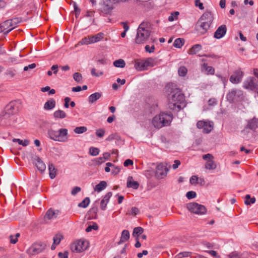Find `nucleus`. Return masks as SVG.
<instances>
[{
    "label": "nucleus",
    "instance_id": "obj_1",
    "mask_svg": "<svg viewBox=\"0 0 258 258\" xmlns=\"http://www.w3.org/2000/svg\"><path fill=\"white\" fill-rule=\"evenodd\" d=\"M169 94V107L172 110L178 111L184 105V96L181 91L177 88H172Z\"/></svg>",
    "mask_w": 258,
    "mask_h": 258
},
{
    "label": "nucleus",
    "instance_id": "obj_2",
    "mask_svg": "<svg viewBox=\"0 0 258 258\" xmlns=\"http://www.w3.org/2000/svg\"><path fill=\"white\" fill-rule=\"evenodd\" d=\"M173 119V115L171 113L162 112L155 115L152 120V125L157 128L169 125Z\"/></svg>",
    "mask_w": 258,
    "mask_h": 258
},
{
    "label": "nucleus",
    "instance_id": "obj_3",
    "mask_svg": "<svg viewBox=\"0 0 258 258\" xmlns=\"http://www.w3.org/2000/svg\"><path fill=\"white\" fill-rule=\"evenodd\" d=\"M149 24L147 22H142L139 26L135 38V42L137 44L145 43L151 35V31L148 27Z\"/></svg>",
    "mask_w": 258,
    "mask_h": 258
},
{
    "label": "nucleus",
    "instance_id": "obj_4",
    "mask_svg": "<svg viewBox=\"0 0 258 258\" xmlns=\"http://www.w3.org/2000/svg\"><path fill=\"white\" fill-rule=\"evenodd\" d=\"M49 138L59 142H66L69 139L68 130L65 128H61L57 131L50 130L48 132Z\"/></svg>",
    "mask_w": 258,
    "mask_h": 258
},
{
    "label": "nucleus",
    "instance_id": "obj_5",
    "mask_svg": "<svg viewBox=\"0 0 258 258\" xmlns=\"http://www.w3.org/2000/svg\"><path fill=\"white\" fill-rule=\"evenodd\" d=\"M18 110L17 107L15 105L14 102H10L9 104H8L5 109V114L4 115L3 118L2 119L3 120V119H6L9 118V120L8 122H6V123L7 125H11L12 121H11V117L12 116L11 115H12L15 113L17 112Z\"/></svg>",
    "mask_w": 258,
    "mask_h": 258
},
{
    "label": "nucleus",
    "instance_id": "obj_6",
    "mask_svg": "<svg viewBox=\"0 0 258 258\" xmlns=\"http://www.w3.org/2000/svg\"><path fill=\"white\" fill-rule=\"evenodd\" d=\"M187 209L191 212L198 215H204L207 212L206 207L197 203H190L187 205Z\"/></svg>",
    "mask_w": 258,
    "mask_h": 258
},
{
    "label": "nucleus",
    "instance_id": "obj_7",
    "mask_svg": "<svg viewBox=\"0 0 258 258\" xmlns=\"http://www.w3.org/2000/svg\"><path fill=\"white\" fill-rule=\"evenodd\" d=\"M89 246V242L84 239L76 241L71 245V249L73 252H80L86 250Z\"/></svg>",
    "mask_w": 258,
    "mask_h": 258
},
{
    "label": "nucleus",
    "instance_id": "obj_8",
    "mask_svg": "<svg viewBox=\"0 0 258 258\" xmlns=\"http://www.w3.org/2000/svg\"><path fill=\"white\" fill-rule=\"evenodd\" d=\"M45 245L41 243H35L32 244L27 250V253L30 255H35L44 249Z\"/></svg>",
    "mask_w": 258,
    "mask_h": 258
},
{
    "label": "nucleus",
    "instance_id": "obj_9",
    "mask_svg": "<svg viewBox=\"0 0 258 258\" xmlns=\"http://www.w3.org/2000/svg\"><path fill=\"white\" fill-rule=\"evenodd\" d=\"M258 87V81L254 77L247 78L243 83L245 89L253 91Z\"/></svg>",
    "mask_w": 258,
    "mask_h": 258
},
{
    "label": "nucleus",
    "instance_id": "obj_10",
    "mask_svg": "<svg viewBox=\"0 0 258 258\" xmlns=\"http://www.w3.org/2000/svg\"><path fill=\"white\" fill-rule=\"evenodd\" d=\"M202 158L204 160H207L205 165V167L206 169L209 170H214L216 168L217 165L213 160L214 157L212 154H207L204 155Z\"/></svg>",
    "mask_w": 258,
    "mask_h": 258
},
{
    "label": "nucleus",
    "instance_id": "obj_11",
    "mask_svg": "<svg viewBox=\"0 0 258 258\" xmlns=\"http://www.w3.org/2000/svg\"><path fill=\"white\" fill-rule=\"evenodd\" d=\"M243 96V91L237 89L231 90L226 96L227 99L230 102H233L236 99L242 98Z\"/></svg>",
    "mask_w": 258,
    "mask_h": 258
},
{
    "label": "nucleus",
    "instance_id": "obj_12",
    "mask_svg": "<svg viewBox=\"0 0 258 258\" xmlns=\"http://www.w3.org/2000/svg\"><path fill=\"white\" fill-rule=\"evenodd\" d=\"M168 169L163 163L158 164L156 167V176L158 178H163L166 176Z\"/></svg>",
    "mask_w": 258,
    "mask_h": 258
},
{
    "label": "nucleus",
    "instance_id": "obj_13",
    "mask_svg": "<svg viewBox=\"0 0 258 258\" xmlns=\"http://www.w3.org/2000/svg\"><path fill=\"white\" fill-rule=\"evenodd\" d=\"M15 26L12 24V20H7L0 24V32H3L5 34L9 33L12 31Z\"/></svg>",
    "mask_w": 258,
    "mask_h": 258
},
{
    "label": "nucleus",
    "instance_id": "obj_14",
    "mask_svg": "<svg viewBox=\"0 0 258 258\" xmlns=\"http://www.w3.org/2000/svg\"><path fill=\"white\" fill-rule=\"evenodd\" d=\"M211 24L208 23L203 22V21L199 20L197 24V30L200 34H205L208 30L209 29Z\"/></svg>",
    "mask_w": 258,
    "mask_h": 258
},
{
    "label": "nucleus",
    "instance_id": "obj_15",
    "mask_svg": "<svg viewBox=\"0 0 258 258\" xmlns=\"http://www.w3.org/2000/svg\"><path fill=\"white\" fill-rule=\"evenodd\" d=\"M197 126L200 129H203L206 133H210L213 129V125L210 121H199L197 123Z\"/></svg>",
    "mask_w": 258,
    "mask_h": 258
},
{
    "label": "nucleus",
    "instance_id": "obj_16",
    "mask_svg": "<svg viewBox=\"0 0 258 258\" xmlns=\"http://www.w3.org/2000/svg\"><path fill=\"white\" fill-rule=\"evenodd\" d=\"M243 73L240 70L236 71L230 77V81L233 84H238L241 82Z\"/></svg>",
    "mask_w": 258,
    "mask_h": 258
},
{
    "label": "nucleus",
    "instance_id": "obj_17",
    "mask_svg": "<svg viewBox=\"0 0 258 258\" xmlns=\"http://www.w3.org/2000/svg\"><path fill=\"white\" fill-rule=\"evenodd\" d=\"M59 214L60 211L59 210H55L50 208L47 211L44 218L45 220H54L56 219Z\"/></svg>",
    "mask_w": 258,
    "mask_h": 258
},
{
    "label": "nucleus",
    "instance_id": "obj_18",
    "mask_svg": "<svg viewBox=\"0 0 258 258\" xmlns=\"http://www.w3.org/2000/svg\"><path fill=\"white\" fill-rule=\"evenodd\" d=\"M226 31V26L225 25H221L216 30L214 36L216 39H220L225 35Z\"/></svg>",
    "mask_w": 258,
    "mask_h": 258
},
{
    "label": "nucleus",
    "instance_id": "obj_19",
    "mask_svg": "<svg viewBox=\"0 0 258 258\" xmlns=\"http://www.w3.org/2000/svg\"><path fill=\"white\" fill-rule=\"evenodd\" d=\"M200 20L211 24L213 20V14L211 12L206 11L202 15Z\"/></svg>",
    "mask_w": 258,
    "mask_h": 258
},
{
    "label": "nucleus",
    "instance_id": "obj_20",
    "mask_svg": "<svg viewBox=\"0 0 258 258\" xmlns=\"http://www.w3.org/2000/svg\"><path fill=\"white\" fill-rule=\"evenodd\" d=\"M258 127V119L253 117L252 119L247 121L246 128H248L251 130H255Z\"/></svg>",
    "mask_w": 258,
    "mask_h": 258
},
{
    "label": "nucleus",
    "instance_id": "obj_21",
    "mask_svg": "<svg viewBox=\"0 0 258 258\" xmlns=\"http://www.w3.org/2000/svg\"><path fill=\"white\" fill-rule=\"evenodd\" d=\"M35 164L38 170L41 172H43L46 169L45 164L42 161L41 159L38 157L35 158Z\"/></svg>",
    "mask_w": 258,
    "mask_h": 258
},
{
    "label": "nucleus",
    "instance_id": "obj_22",
    "mask_svg": "<svg viewBox=\"0 0 258 258\" xmlns=\"http://www.w3.org/2000/svg\"><path fill=\"white\" fill-rule=\"evenodd\" d=\"M111 196H112L111 192H108L104 196L103 199L101 201V209L102 210H104L105 209V208H106L107 204L109 200V199L110 198V197Z\"/></svg>",
    "mask_w": 258,
    "mask_h": 258
},
{
    "label": "nucleus",
    "instance_id": "obj_23",
    "mask_svg": "<svg viewBox=\"0 0 258 258\" xmlns=\"http://www.w3.org/2000/svg\"><path fill=\"white\" fill-rule=\"evenodd\" d=\"M130 236L129 231L127 230H123L121 232L120 240L118 242V244H120L127 241L129 239Z\"/></svg>",
    "mask_w": 258,
    "mask_h": 258
},
{
    "label": "nucleus",
    "instance_id": "obj_24",
    "mask_svg": "<svg viewBox=\"0 0 258 258\" xmlns=\"http://www.w3.org/2000/svg\"><path fill=\"white\" fill-rule=\"evenodd\" d=\"M139 186V183L136 181L133 180L132 176H129L127 178V187H131L134 189H137Z\"/></svg>",
    "mask_w": 258,
    "mask_h": 258
},
{
    "label": "nucleus",
    "instance_id": "obj_25",
    "mask_svg": "<svg viewBox=\"0 0 258 258\" xmlns=\"http://www.w3.org/2000/svg\"><path fill=\"white\" fill-rule=\"evenodd\" d=\"M55 101L53 99H50L47 101L44 105V109L46 110H50L55 106Z\"/></svg>",
    "mask_w": 258,
    "mask_h": 258
},
{
    "label": "nucleus",
    "instance_id": "obj_26",
    "mask_svg": "<svg viewBox=\"0 0 258 258\" xmlns=\"http://www.w3.org/2000/svg\"><path fill=\"white\" fill-rule=\"evenodd\" d=\"M202 71L206 72L207 75H214L215 69L211 66H209L207 63H204L202 66Z\"/></svg>",
    "mask_w": 258,
    "mask_h": 258
},
{
    "label": "nucleus",
    "instance_id": "obj_27",
    "mask_svg": "<svg viewBox=\"0 0 258 258\" xmlns=\"http://www.w3.org/2000/svg\"><path fill=\"white\" fill-rule=\"evenodd\" d=\"M90 37L92 44L95 43L101 40L104 37V34L100 32L95 35L90 36Z\"/></svg>",
    "mask_w": 258,
    "mask_h": 258
},
{
    "label": "nucleus",
    "instance_id": "obj_28",
    "mask_svg": "<svg viewBox=\"0 0 258 258\" xmlns=\"http://www.w3.org/2000/svg\"><path fill=\"white\" fill-rule=\"evenodd\" d=\"M62 237V236L60 234H57L55 235L53 238V243L51 246V249L52 250H54L55 248V246L59 244Z\"/></svg>",
    "mask_w": 258,
    "mask_h": 258
},
{
    "label": "nucleus",
    "instance_id": "obj_29",
    "mask_svg": "<svg viewBox=\"0 0 258 258\" xmlns=\"http://www.w3.org/2000/svg\"><path fill=\"white\" fill-rule=\"evenodd\" d=\"M101 93L99 92H95L92 94L88 97V101L91 103H93L98 100L101 97Z\"/></svg>",
    "mask_w": 258,
    "mask_h": 258
},
{
    "label": "nucleus",
    "instance_id": "obj_30",
    "mask_svg": "<svg viewBox=\"0 0 258 258\" xmlns=\"http://www.w3.org/2000/svg\"><path fill=\"white\" fill-rule=\"evenodd\" d=\"M201 49L202 46L200 44H195L188 50V53L190 55L196 54Z\"/></svg>",
    "mask_w": 258,
    "mask_h": 258
},
{
    "label": "nucleus",
    "instance_id": "obj_31",
    "mask_svg": "<svg viewBox=\"0 0 258 258\" xmlns=\"http://www.w3.org/2000/svg\"><path fill=\"white\" fill-rule=\"evenodd\" d=\"M48 170L49 176L51 179H53L56 176V169H55L54 165L52 163H50L48 165Z\"/></svg>",
    "mask_w": 258,
    "mask_h": 258
},
{
    "label": "nucleus",
    "instance_id": "obj_32",
    "mask_svg": "<svg viewBox=\"0 0 258 258\" xmlns=\"http://www.w3.org/2000/svg\"><path fill=\"white\" fill-rule=\"evenodd\" d=\"M53 116L56 118H64L67 117L66 113L62 110H57L54 112Z\"/></svg>",
    "mask_w": 258,
    "mask_h": 258
},
{
    "label": "nucleus",
    "instance_id": "obj_33",
    "mask_svg": "<svg viewBox=\"0 0 258 258\" xmlns=\"http://www.w3.org/2000/svg\"><path fill=\"white\" fill-rule=\"evenodd\" d=\"M107 186V183L104 181H101L100 183L97 184L94 187V190L97 192H100Z\"/></svg>",
    "mask_w": 258,
    "mask_h": 258
},
{
    "label": "nucleus",
    "instance_id": "obj_34",
    "mask_svg": "<svg viewBox=\"0 0 258 258\" xmlns=\"http://www.w3.org/2000/svg\"><path fill=\"white\" fill-rule=\"evenodd\" d=\"M135 68L138 71H144L146 70L145 67V63L144 60L136 62L135 64Z\"/></svg>",
    "mask_w": 258,
    "mask_h": 258
},
{
    "label": "nucleus",
    "instance_id": "obj_35",
    "mask_svg": "<svg viewBox=\"0 0 258 258\" xmlns=\"http://www.w3.org/2000/svg\"><path fill=\"white\" fill-rule=\"evenodd\" d=\"M92 44L90 36L82 38L78 43V45H89Z\"/></svg>",
    "mask_w": 258,
    "mask_h": 258
},
{
    "label": "nucleus",
    "instance_id": "obj_36",
    "mask_svg": "<svg viewBox=\"0 0 258 258\" xmlns=\"http://www.w3.org/2000/svg\"><path fill=\"white\" fill-rule=\"evenodd\" d=\"M247 253L238 254L236 252H233L229 255V258H247Z\"/></svg>",
    "mask_w": 258,
    "mask_h": 258
},
{
    "label": "nucleus",
    "instance_id": "obj_37",
    "mask_svg": "<svg viewBox=\"0 0 258 258\" xmlns=\"http://www.w3.org/2000/svg\"><path fill=\"white\" fill-rule=\"evenodd\" d=\"M245 199L244 203L246 205H250L254 204L255 202V198H251L249 195H246L245 197Z\"/></svg>",
    "mask_w": 258,
    "mask_h": 258
},
{
    "label": "nucleus",
    "instance_id": "obj_38",
    "mask_svg": "<svg viewBox=\"0 0 258 258\" xmlns=\"http://www.w3.org/2000/svg\"><path fill=\"white\" fill-rule=\"evenodd\" d=\"M184 43V40L182 38H177L175 40L173 46L176 48H181Z\"/></svg>",
    "mask_w": 258,
    "mask_h": 258
},
{
    "label": "nucleus",
    "instance_id": "obj_39",
    "mask_svg": "<svg viewBox=\"0 0 258 258\" xmlns=\"http://www.w3.org/2000/svg\"><path fill=\"white\" fill-rule=\"evenodd\" d=\"M113 65L117 68H124L125 66V61L122 59H119L113 62Z\"/></svg>",
    "mask_w": 258,
    "mask_h": 258
},
{
    "label": "nucleus",
    "instance_id": "obj_40",
    "mask_svg": "<svg viewBox=\"0 0 258 258\" xmlns=\"http://www.w3.org/2000/svg\"><path fill=\"white\" fill-rule=\"evenodd\" d=\"M90 199L88 197L85 198L83 201L78 204V207L86 208L90 203Z\"/></svg>",
    "mask_w": 258,
    "mask_h": 258
},
{
    "label": "nucleus",
    "instance_id": "obj_41",
    "mask_svg": "<svg viewBox=\"0 0 258 258\" xmlns=\"http://www.w3.org/2000/svg\"><path fill=\"white\" fill-rule=\"evenodd\" d=\"M87 131V128L86 126H78L75 128L74 130V132L75 134H81L85 132H86Z\"/></svg>",
    "mask_w": 258,
    "mask_h": 258
},
{
    "label": "nucleus",
    "instance_id": "obj_42",
    "mask_svg": "<svg viewBox=\"0 0 258 258\" xmlns=\"http://www.w3.org/2000/svg\"><path fill=\"white\" fill-rule=\"evenodd\" d=\"M143 229L141 227H137L134 228L133 235L134 237H138L139 235L143 232Z\"/></svg>",
    "mask_w": 258,
    "mask_h": 258
},
{
    "label": "nucleus",
    "instance_id": "obj_43",
    "mask_svg": "<svg viewBox=\"0 0 258 258\" xmlns=\"http://www.w3.org/2000/svg\"><path fill=\"white\" fill-rule=\"evenodd\" d=\"M13 142H17L19 145H21L24 147L27 146L29 144V141L28 140H24V141L19 139H13Z\"/></svg>",
    "mask_w": 258,
    "mask_h": 258
},
{
    "label": "nucleus",
    "instance_id": "obj_44",
    "mask_svg": "<svg viewBox=\"0 0 258 258\" xmlns=\"http://www.w3.org/2000/svg\"><path fill=\"white\" fill-rule=\"evenodd\" d=\"M179 13L177 11L172 13L170 16H169L168 20L170 22H172L177 19V17L179 15Z\"/></svg>",
    "mask_w": 258,
    "mask_h": 258
},
{
    "label": "nucleus",
    "instance_id": "obj_45",
    "mask_svg": "<svg viewBox=\"0 0 258 258\" xmlns=\"http://www.w3.org/2000/svg\"><path fill=\"white\" fill-rule=\"evenodd\" d=\"M20 236V233H18L16 234V235H10L9 237L10 243L12 244L16 243L18 241V238Z\"/></svg>",
    "mask_w": 258,
    "mask_h": 258
},
{
    "label": "nucleus",
    "instance_id": "obj_46",
    "mask_svg": "<svg viewBox=\"0 0 258 258\" xmlns=\"http://www.w3.org/2000/svg\"><path fill=\"white\" fill-rule=\"evenodd\" d=\"M99 149L97 148L91 147L89 149V153L92 156H97L99 153Z\"/></svg>",
    "mask_w": 258,
    "mask_h": 258
},
{
    "label": "nucleus",
    "instance_id": "obj_47",
    "mask_svg": "<svg viewBox=\"0 0 258 258\" xmlns=\"http://www.w3.org/2000/svg\"><path fill=\"white\" fill-rule=\"evenodd\" d=\"M178 72L180 76L184 77L186 75L187 70L185 67L182 66L179 68Z\"/></svg>",
    "mask_w": 258,
    "mask_h": 258
},
{
    "label": "nucleus",
    "instance_id": "obj_48",
    "mask_svg": "<svg viewBox=\"0 0 258 258\" xmlns=\"http://www.w3.org/2000/svg\"><path fill=\"white\" fill-rule=\"evenodd\" d=\"M98 229V226L96 223H94L92 225H89L86 229L87 232H89L92 230H96Z\"/></svg>",
    "mask_w": 258,
    "mask_h": 258
},
{
    "label": "nucleus",
    "instance_id": "obj_49",
    "mask_svg": "<svg viewBox=\"0 0 258 258\" xmlns=\"http://www.w3.org/2000/svg\"><path fill=\"white\" fill-rule=\"evenodd\" d=\"M144 61H145V67L146 68V70L149 67H153L154 66V60L152 58H148Z\"/></svg>",
    "mask_w": 258,
    "mask_h": 258
},
{
    "label": "nucleus",
    "instance_id": "obj_50",
    "mask_svg": "<svg viewBox=\"0 0 258 258\" xmlns=\"http://www.w3.org/2000/svg\"><path fill=\"white\" fill-rule=\"evenodd\" d=\"M73 78L77 82H80L82 80V76L79 73H75L73 75Z\"/></svg>",
    "mask_w": 258,
    "mask_h": 258
},
{
    "label": "nucleus",
    "instance_id": "obj_51",
    "mask_svg": "<svg viewBox=\"0 0 258 258\" xmlns=\"http://www.w3.org/2000/svg\"><path fill=\"white\" fill-rule=\"evenodd\" d=\"M91 75L94 77H99L103 75V72H96V69L95 68H92L91 70Z\"/></svg>",
    "mask_w": 258,
    "mask_h": 258
},
{
    "label": "nucleus",
    "instance_id": "obj_52",
    "mask_svg": "<svg viewBox=\"0 0 258 258\" xmlns=\"http://www.w3.org/2000/svg\"><path fill=\"white\" fill-rule=\"evenodd\" d=\"M105 134V130L103 128H99L96 130V135L97 137L102 138Z\"/></svg>",
    "mask_w": 258,
    "mask_h": 258
},
{
    "label": "nucleus",
    "instance_id": "obj_53",
    "mask_svg": "<svg viewBox=\"0 0 258 258\" xmlns=\"http://www.w3.org/2000/svg\"><path fill=\"white\" fill-rule=\"evenodd\" d=\"M186 196L188 199H193L196 197V193L193 191H189L186 193Z\"/></svg>",
    "mask_w": 258,
    "mask_h": 258
},
{
    "label": "nucleus",
    "instance_id": "obj_54",
    "mask_svg": "<svg viewBox=\"0 0 258 258\" xmlns=\"http://www.w3.org/2000/svg\"><path fill=\"white\" fill-rule=\"evenodd\" d=\"M199 177L197 176L193 175L190 178V183L191 184H196L198 183Z\"/></svg>",
    "mask_w": 258,
    "mask_h": 258
},
{
    "label": "nucleus",
    "instance_id": "obj_55",
    "mask_svg": "<svg viewBox=\"0 0 258 258\" xmlns=\"http://www.w3.org/2000/svg\"><path fill=\"white\" fill-rule=\"evenodd\" d=\"M16 71L15 70L10 69L8 70L6 72V75L10 76L11 78H13L15 76Z\"/></svg>",
    "mask_w": 258,
    "mask_h": 258
},
{
    "label": "nucleus",
    "instance_id": "obj_56",
    "mask_svg": "<svg viewBox=\"0 0 258 258\" xmlns=\"http://www.w3.org/2000/svg\"><path fill=\"white\" fill-rule=\"evenodd\" d=\"M145 49L146 51L148 52L149 53H152L154 51L155 46L154 45H153L151 46H150L149 45H146Z\"/></svg>",
    "mask_w": 258,
    "mask_h": 258
},
{
    "label": "nucleus",
    "instance_id": "obj_57",
    "mask_svg": "<svg viewBox=\"0 0 258 258\" xmlns=\"http://www.w3.org/2000/svg\"><path fill=\"white\" fill-rule=\"evenodd\" d=\"M139 212V209L136 207H133L131 209V211L128 213V214L136 216L137 214H138Z\"/></svg>",
    "mask_w": 258,
    "mask_h": 258
},
{
    "label": "nucleus",
    "instance_id": "obj_58",
    "mask_svg": "<svg viewBox=\"0 0 258 258\" xmlns=\"http://www.w3.org/2000/svg\"><path fill=\"white\" fill-rule=\"evenodd\" d=\"M36 65L35 63H31L30 64H29L28 66H25L24 68V71H28L29 69H34L35 67H36Z\"/></svg>",
    "mask_w": 258,
    "mask_h": 258
},
{
    "label": "nucleus",
    "instance_id": "obj_59",
    "mask_svg": "<svg viewBox=\"0 0 258 258\" xmlns=\"http://www.w3.org/2000/svg\"><path fill=\"white\" fill-rule=\"evenodd\" d=\"M195 5L196 7H198L201 10L204 9L203 4L201 2L200 0H195Z\"/></svg>",
    "mask_w": 258,
    "mask_h": 258
},
{
    "label": "nucleus",
    "instance_id": "obj_60",
    "mask_svg": "<svg viewBox=\"0 0 258 258\" xmlns=\"http://www.w3.org/2000/svg\"><path fill=\"white\" fill-rule=\"evenodd\" d=\"M81 191V188L78 186H76L73 188L71 191V194L73 195H75L78 192H80Z\"/></svg>",
    "mask_w": 258,
    "mask_h": 258
},
{
    "label": "nucleus",
    "instance_id": "obj_61",
    "mask_svg": "<svg viewBox=\"0 0 258 258\" xmlns=\"http://www.w3.org/2000/svg\"><path fill=\"white\" fill-rule=\"evenodd\" d=\"M180 165V161L178 160H175L174 161V164L172 165V168L174 169H177Z\"/></svg>",
    "mask_w": 258,
    "mask_h": 258
},
{
    "label": "nucleus",
    "instance_id": "obj_62",
    "mask_svg": "<svg viewBox=\"0 0 258 258\" xmlns=\"http://www.w3.org/2000/svg\"><path fill=\"white\" fill-rule=\"evenodd\" d=\"M58 258H68V253L67 252H59L58 254Z\"/></svg>",
    "mask_w": 258,
    "mask_h": 258
},
{
    "label": "nucleus",
    "instance_id": "obj_63",
    "mask_svg": "<svg viewBox=\"0 0 258 258\" xmlns=\"http://www.w3.org/2000/svg\"><path fill=\"white\" fill-rule=\"evenodd\" d=\"M133 164V160H132L131 159L126 160L123 163L124 166L125 167H127L130 165H132Z\"/></svg>",
    "mask_w": 258,
    "mask_h": 258
},
{
    "label": "nucleus",
    "instance_id": "obj_64",
    "mask_svg": "<svg viewBox=\"0 0 258 258\" xmlns=\"http://www.w3.org/2000/svg\"><path fill=\"white\" fill-rule=\"evenodd\" d=\"M95 161L96 162L97 164H100L102 163H104L105 160H104V158L102 157H99L95 159Z\"/></svg>",
    "mask_w": 258,
    "mask_h": 258
}]
</instances>
